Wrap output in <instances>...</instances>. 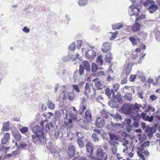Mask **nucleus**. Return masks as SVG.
Segmentation results:
<instances>
[{"mask_svg": "<svg viewBox=\"0 0 160 160\" xmlns=\"http://www.w3.org/2000/svg\"><path fill=\"white\" fill-rule=\"evenodd\" d=\"M34 134L32 135V141L37 145L43 144L46 142L47 138L42 128L38 125L33 126L32 130Z\"/></svg>", "mask_w": 160, "mask_h": 160, "instance_id": "nucleus-1", "label": "nucleus"}, {"mask_svg": "<svg viewBox=\"0 0 160 160\" xmlns=\"http://www.w3.org/2000/svg\"><path fill=\"white\" fill-rule=\"evenodd\" d=\"M138 56L137 54L135 56H132L126 61L124 66L123 70L127 76L130 73L133 65L135 64V63L132 62H131V60L133 59L135 60Z\"/></svg>", "mask_w": 160, "mask_h": 160, "instance_id": "nucleus-2", "label": "nucleus"}, {"mask_svg": "<svg viewBox=\"0 0 160 160\" xmlns=\"http://www.w3.org/2000/svg\"><path fill=\"white\" fill-rule=\"evenodd\" d=\"M76 116L72 113H70L68 116L67 114L65 115L64 118V123L66 127L67 128H70L73 126L72 120L76 119Z\"/></svg>", "mask_w": 160, "mask_h": 160, "instance_id": "nucleus-3", "label": "nucleus"}, {"mask_svg": "<svg viewBox=\"0 0 160 160\" xmlns=\"http://www.w3.org/2000/svg\"><path fill=\"white\" fill-rule=\"evenodd\" d=\"M96 156L97 157L96 160H106L107 154L103 152V150L101 148L97 149L96 152Z\"/></svg>", "mask_w": 160, "mask_h": 160, "instance_id": "nucleus-4", "label": "nucleus"}, {"mask_svg": "<svg viewBox=\"0 0 160 160\" xmlns=\"http://www.w3.org/2000/svg\"><path fill=\"white\" fill-rule=\"evenodd\" d=\"M121 109L125 114L129 115L132 111V105L129 104L125 103L121 107Z\"/></svg>", "mask_w": 160, "mask_h": 160, "instance_id": "nucleus-5", "label": "nucleus"}, {"mask_svg": "<svg viewBox=\"0 0 160 160\" xmlns=\"http://www.w3.org/2000/svg\"><path fill=\"white\" fill-rule=\"evenodd\" d=\"M75 151V148L73 145H70L67 147L66 152L67 155L70 158H72L74 155Z\"/></svg>", "mask_w": 160, "mask_h": 160, "instance_id": "nucleus-6", "label": "nucleus"}, {"mask_svg": "<svg viewBox=\"0 0 160 160\" xmlns=\"http://www.w3.org/2000/svg\"><path fill=\"white\" fill-rule=\"evenodd\" d=\"M105 120L101 117L97 118L96 122L95 125L96 127L98 128H102L104 125Z\"/></svg>", "mask_w": 160, "mask_h": 160, "instance_id": "nucleus-7", "label": "nucleus"}, {"mask_svg": "<svg viewBox=\"0 0 160 160\" xmlns=\"http://www.w3.org/2000/svg\"><path fill=\"white\" fill-rule=\"evenodd\" d=\"M111 49V46L109 42H105L103 44L101 48V51L103 52L106 53Z\"/></svg>", "mask_w": 160, "mask_h": 160, "instance_id": "nucleus-8", "label": "nucleus"}, {"mask_svg": "<svg viewBox=\"0 0 160 160\" xmlns=\"http://www.w3.org/2000/svg\"><path fill=\"white\" fill-rule=\"evenodd\" d=\"M96 54L93 50H90L85 52L86 57L90 59H93L96 56Z\"/></svg>", "mask_w": 160, "mask_h": 160, "instance_id": "nucleus-9", "label": "nucleus"}, {"mask_svg": "<svg viewBox=\"0 0 160 160\" xmlns=\"http://www.w3.org/2000/svg\"><path fill=\"white\" fill-rule=\"evenodd\" d=\"M85 119L87 122H89L92 120L91 112L90 109H88L85 112Z\"/></svg>", "mask_w": 160, "mask_h": 160, "instance_id": "nucleus-10", "label": "nucleus"}, {"mask_svg": "<svg viewBox=\"0 0 160 160\" xmlns=\"http://www.w3.org/2000/svg\"><path fill=\"white\" fill-rule=\"evenodd\" d=\"M86 147L87 151L90 153V157H91L93 151V148L92 143L90 142H88L86 145Z\"/></svg>", "mask_w": 160, "mask_h": 160, "instance_id": "nucleus-11", "label": "nucleus"}, {"mask_svg": "<svg viewBox=\"0 0 160 160\" xmlns=\"http://www.w3.org/2000/svg\"><path fill=\"white\" fill-rule=\"evenodd\" d=\"M112 93L113 94V98H114L116 99L117 102L120 103H122V96L121 93H118L115 95L114 90H112Z\"/></svg>", "mask_w": 160, "mask_h": 160, "instance_id": "nucleus-12", "label": "nucleus"}, {"mask_svg": "<svg viewBox=\"0 0 160 160\" xmlns=\"http://www.w3.org/2000/svg\"><path fill=\"white\" fill-rule=\"evenodd\" d=\"M90 89L89 84L86 82L84 87V94L86 97L87 99H89V96L90 94Z\"/></svg>", "mask_w": 160, "mask_h": 160, "instance_id": "nucleus-13", "label": "nucleus"}, {"mask_svg": "<svg viewBox=\"0 0 160 160\" xmlns=\"http://www.w3.org/2000/svg\"><path fill=\"white\" fill-rule=\"evenodd\" d=\"M141 25L138 22H135L132 27V30L134 32L139 31L141 28Z\"/></svg>", "mask_w": 160, "mask_h": 160, "instance_id": "nucleus-14", "label": "nucleus"}, {"mask_svg": "<svg viewBox=\"0 0 160 160\" xmlns=\"http://www.w3.org/2000/svg\"><path fill=\"white\" fill-rule=\"evenodd\" d=\"M145 132L148 136L152 137L154 132V131L152 128L148 127L145 130Z\"/></svg>", "mask_w": 160, "mask_h": 160, "instance_id": "nucleus-15", "label": "nucleus"}, {"mask_svg": "<svg viewBox=\"0 0 160 160\" xmlns=\"http://www.w3.org/2000/svg\"><path fill=\"white\" fill-rule=\"evenodd\" d=\"M10 137V134L9 132L6 133L3 136L2 139V144H5L8 141Z\"/></svg>", "mask_w": 160, "mask_h": 160, "instance_id": "nucleus-16", "label": "nucleus"}, {"mask_svg": "<svg viewBox=\"0 0 160 160\" xmlns=\"http://www.w3.org/2000/svg\"><path fill=\"white\" fill-rule=\"evenodd\" d=\"M133 126L135 128H138L139 126V122L140 120L139 116L137 115L133 118Z\"/></svg>", "mask_w": 160, "mask_h": 160, "instance_id": "nucleus-17", "label": "nucleus"}, {"mask_svg": "<svg viewBox=\"0 0 160 160\" xmlns=\"http://www.w3.org/2000/svg\"><path fill=\"white\" fill-rule=\"evenodd\" d=\"M88 122H87V120L84 121L82 119H80L78 121V124L82 128H85L86 127L87 123Z\"/></svg>", "mask_w": 160, "mask_h": 160, "instance_id": "nucleus-18", "label": "nucleus"}, {"mask_svg": "<svg viewBox=\"0 0 160 160\" xmlns=\"http://www.w3.org/2000/svg\"><path fill=\"white\" fill-rule=\"evenodd\" d=\"M12 135L15 140L17 141H19L21 139V134L18 131L13 132L12 133Z\"/></svg>", "mask_w": 160, "mask_h": 160, "instance_id": "nucleus-19", "label": "nucleus"}, {"mask_svg": "<svg viewBox=\"0 0 160 160\" xmlns=\"http://www.w3.org/2000/svg\"><path fill=\"white\" fill-rule=\"evenodd\" d=\"M112 59V58L111 52H109L107 53L105 56V61L108 63H110Z\"/></svg>", "mask_w": 160, "mask_h": 160, "instance_id": "nucleus-20", "label": "nucleus"}, {"mask_svg": "<svg viewBox=\"0 0 160 160\" xmlns=\"http://www.w3.org/2000/svg\"><path fill=\"white\" fill-rule=\"evenodd\" d=\"M144 150V149H141V148H138L137 153L139 157L142 160H145V158L142 152H141Z\"/></svg>", "mask_w": 160, "mask_h": 160, "instance_id": "nucleus-21", "label": "nucleus"}, {"mask_svg": "<svg viewBox=\"0 0 160 160\" xmlns=\"http://www.w3.org/2000/svg\"><path fill=\"white\" fill-rule=\"evenodd\" d=\"M132 109H133L137 112L138 111L140 110V108L142 107L141 104H138L135 103L134 105H131Z\"/></svg>", "mask_w": 160, "mask_h": 160, "instance_id": "nucleus-22", "label": "nucleus"}, {"mask_svg": "<svg viewBox=\"0 0 160 160\" xmlns=\"http://www.w3.org/2000/svg\"><path fill=\"white\" fill-rule=\"evenodd\" d=\"M87 108L86 104H82L80 106V108L79 110V114H82L85 111Z\"/></svg>", "mask_w": 160, "mask_h": 160, "instance_id": "nucleus-23", "label": "nucleus"}, {"mask_svg": "<svg viewBox=\"0 0 160 160\" xmlns=\"http://www.w3.org/2000/svg\"><path fill=\"white\" fill-rule=\"evenodd\" d=\"M123 27V25L122 23H117L112 25V27L113 29H118Z\"/></svg>", "mask_w": 160, "mask_h": 160, "instance_id": "nucleus-24", "label": "nucleus"}, {"mask_svg": "<svg viewBox=\"0 0 160 160\" xmlns=\"http://www.w3.org/2000/svg\"><path fill=\"white\" fill-rule=\"evenodd\" d=\"M102 58V55H101L98 57L97 59V62L98 65L101 66L103 64V61Z\"/></svg>", "mask_w": 160, "mask_h": 160, "instance_id": "nucleus-25", "label": "nucleus"}, {"mask_svg": "<svg viewBox=\"0 0 160 160\" xmlns=\"http://www.w3.org/2000/svg\"><path fill=\"white\" fill-rule=\"evenodd\" d=\"M83 67H84L85 69L87 71L89 70L90 65L89 62L86 61H83L82 62V65Z\"/></svg>", "mask_w": 160, "mask_h": 160, "instance_id": "nucleus-26", "label": "nucleus"}, {"mask_svg": "<svg viewBox=\"0 0 160 160\" xmlns=\"http://www.w3.org/2000/svg\"><path fill=\"white\" fill-rule=\"evenodd\" d=\"M88 0H78V3L80 7H84L86 6L88 3Z\"/></svg>", "mask_w": 160, "mask_h": 160, "instance_id": "nucleus-27", "label": "nucleus"}, {"mask_svg": "<svg viewBox=\"0 0 160 160\" xmlns=\"http://www.w3.org/2000/svg\"><path fill=\"white\" fill-rule=\"evenodd\" d=\"M9 129V123L5 122L3 123L2 130L7 131Z\"/></svg>", "mask_w": 160, "mask_h": 160, "instance_id": "nucleus-28", "label": "nucleus"}, {"mask_svg": "<svg viewBox=\"0 0 160 160\" xmlns=\"http://www.w3.org/2000/svg\"><path fill=\"white\" fill-rule=\"evenodd\" d=\"M111 124L114 130L118 129L121 125V124L119 123H114L111 122Z\"/></svg>", "mask_w": 160, "mask_h": 160, "instance_id": "nucleus-29", "label": "nucleus"}, {"mask_svg": "<svg viewBox=\"0 0 160 160\" xmlns=\"http://www.w3.org/2000/svg\"><path fill=\"white\" fill-rule=\"evenodd\" d=\"M112 90H114V89H112ZM105 92L106 94L109 98H110L111 97L112 91H111L110 88H107L105 90Z\"/></svg>", "mask_w": 160, "mask_h": 160, "instance_id": "nucleus-30", "label": "nucleus"}, {"mask_svg": "<svg viewBox=\"0 0 160 160\" xmlns=\"http://www.w3.org/2000/svg\"><path fill=\"white\" fill-rule=\"evenodd\" d=\"M79 72V73L81 76L84 73V68L82 65H79V68L78 70H77Z\"/></svg>", "mask_w": 160, "mask_h": 160, "instance_id": "nucleus-31", "label": "nucleus"}, {"mask_svg": "<svg viewBox=\"0 0 160 160\" xmlns=\"http://www.w3.org/2000/svg\"><path fill=\"white\" fill-rule=\"evenodd\" d=\"M137 18L135 19V22H138V21L140 19H143L145 18L146 15L144 14H142L140 15L137 16Z\"/></svg>", "mask_w": 160, "mask_h": 160, "instance_id": "nucleus-32", "label": "nucleus"}, {"mask_svg": "<svg viewBox=\"0 0 160 160\" xmlns=\"http://www.w3.org/2000/svg\"><path fill=\"white\" fill-rule=\"evenodd\" d=\"M129 39L133 45H136L137 44V40L133 36L129 37Z\"/></svg>", "mask_w": 160, "mask_h": 160, "instance_id": "nucleus-33", "label": "nucleus"}, {"mask_svg": "<svg viewBox=\"0 0 160 160\" xmlns=\"http://www.w3.org/2000/svg\"><path fill=\"white\" fill-rule=\"evenodd\" d=\"M48 108L54 110L55 109V105L51 101H49L48 103Z\"/></svg>", "mask_w": 160, "mask_h": 160, "instance_id": "nucleus-34", "label": "nucleus"}, {"mask_svg": "<svg viewBox=\"0 0 160 160\" xmlns=\"http://www.w3.org/2000/svg\"><path fill=\"white\" fill-rule=\"evenodd\" d=\"M101 113L102 116L105 118L107 119L108 118V116L107 113L106 112L105 110L103 109L101 112Z\"/></svg>", "mask_w": 160, "mask_h": 160, "instance_id": "nucleus-35", "label": "nucleus"}, {"mask_svg": "<svg viewBox=\"0 0 160 160\" xmlns=\"http://www.w3.org/2000/svg\"><path fill=\"white\" fill-rule=\"evenodd\" d=\"M95 86L98 90L102 89V85L100 81H98L97 82H95Z\"/></svg>", "mask_w": 160, "mask_h": 160, "instance_id": "nucleus-36", "label": "nucleus"}, {"mask_svg": "<svg viewBox=\"0 0 160 160\" xmlns=\"http://www.w3.org/2000/svg\"><path fill=\"white\" fill-rule=\"evenodd\" d=\"M151 5L149 7V9H154L157 10L158 9V6L155 4V2H154L153 3H151Z\"/></svg>", "mask_w": 160, "mask_h": 160, "instance_id": "nucleus-37", "label": "nucleus"}, {"mask_svg": "<svg viewBox=\"0 0 160 160\" xmlns=\"http://www.w3.org/2000/svg\"><path fill=\"white\" fill-rule=\"evenodd\" d=\"M112 116L113 118H115L117 120L118 119L119 120H122V117L121 115L118 113H117L116 114H114L113 115L112 114Z\"/></svg>", "mask_w": 160, "mask_h": 160, "instance_id": "nucleus-38", "label": "nucleus"}, {"mask_svg": "<svg viewBox=\"0 0 160 160\" xmlns=\"http://www.w3.org/2000/svg\"><path fill=\"white\" fill-rule=\"evenodd\" d=\"M76 48V44L74 42L72 43L68 47L69 49L71 51L74 50Z\"/></svg>", "mask_w": 160, "mask_h": 160, "instance_id": "nucleus-39", "label": "nucleus"}, {"mask_svg": "<svg viewBox=\"0 0 160 160\" xmlns=\"http://www.w3.org/2000/svg\"><path fill=\"white\" fill-rule=\"evenodd\" d=\"M110 140H113L114 141L118 140V138L117 136L113 134H110Z\"/></svg>", "mask_w": 160, "mask_h": 160, "instance_id": "nucleus-40", "label": "nucleus"}, {"mask_svg": "<svg viewBox=\"0 0 160 160\" xmlns=\"http://www.w3.org/2000/svg\"><path fill=\"white\" fill-rule=\"evenodd\" d=\"M137 75L136 74H131L129 77V80L130 82H134L137 77Z\"/></svg>", "mask_w": 160, "mask_h": 160, "instance_id": "nucleus-41", "label": "nucleus"}, {"mask_svg": "<svg viewBox=\"0 0 160 160\" xmlns=\"http://www.w3.org/2000/svg\"><path fill=\"white\" fill-rule=\"evenodd\" d=\"M125 98L129 101H131L132 99V94L129 93H127L125 95Z\"/></svg>", "mask_w": 160, "mask_h": 160, "instance_id": "nucleus-42", "label": "nucleus"}, {"mask_svg": "<svg viewBox=\"0 0 160 160\" xmlns=\"http://www.w3.org/2000/svg\"><path fill=\"white\" fill-rule=\"evenodd\" d=\"M28 130V127H23L20 129L19 131L22 133H24L27 132Z\"/></svg>", "mask_w": 160, "mask_h": 160, "instance_id": "nucleus-43", "label": "nucleus"}, {"mask_svg": "<svg viewBox=\"0 0 160 160\" xmlns=\"http://www.w3.org/2000/svg\"><path fill=\"white\" fill-rule=\"evenodd\" d=\"M154 117V116H149V115H148L147 116L146 118L144 121L151 122L153 121Z\"/></svg>", "mask_w": 160, "mask_h": 160, "instance_id": "nucleus-44", "label": "nucleus"}, {"mask_svg": "<svg viewBox=\"0 0 160 160\" xmlns=\"http://www.w3.org/2000/svg\"><path fill=\"white\" fill-rule=\"evenodd\" d=\"M149 145V142L148 141H147L142 144L141 145V147H140L139 148H141V149H143V148L147 146H148Z\"/></svg>", "mask_w": 160, "mask_h": 160, "instance_id": "nucleus-45", "label": "nucleus"}, {"mask_svg": "<svg viewBox=\"0 0 160 160\" xmlns=\"http://www.w3.org/2000/svg\"><path fill=\"white\" fill-rule=\"evenodd\" d=\"M77 142L78 145L81 148H82L84 147V144L82 140H81L80 139H77Z\"/></svg>", "mask_w": 160, "mask_h": 160, "instance_id": "nucleus-46", "label": "nucleus"}, {"mask_svg": "<svg viewBox=\"0 0 160 160\" xmlns=\"http://www.w3.org/2000/svg\"><path fill=\"white\" fill-rule=\"evenodd\" d=\"M139 11H137V12L135 13L134 12V11H130L129 12V14L130 16L135 15L137 16L139 15Z\"/></svg>", "mask_w": 160, "mask_h": 160, "instance_id": "nucleus-47", "label": "nucleus"}, {"mask_svg": "<svg viewBox=\"0 0 160 160\" xmlns=\"http://www.w3.org/2000/svg\"><path fill=\"white\" fill-rule=\"evenodd\" d=\"M68 99L71 101L73 100L75 98L73 93V92H69L68 93Z\"/></svg>", "mask_w": 160, "mask_h": 160, "instance_id": "nucleus-48", "label": "nucleus"}, {"mask_svg": "<svg viewBox=\"0 0 160 160\" xmlns=\"http://www.w3.org/2000/svg\"><path fill=\"white\" fill-rule=\"evenodd\" d=\"M72 87L73 89H74L77 92H80V90L79 88L78 85L73 84L72 85Z\"/></svg>", "mask_w": 160, "mask_h": 160, "instance_id": "nucleus-49", "label": "nucleus"}, {"mask_svg": "<svg viewBox=\"0 0 160 160\" xmlns=\"http://www.w3.org/2000/svg\"><path fill=\"white\" fill-rule=\"evenodd\" d=\"M150 110H151L152 112H153L155 111V109L154 107L149 105L147 109L145 110V112H148Z\"/></svg>", "mask_w": 160, "mask_h": 160, "instance_id": "nucleus-50", "label": "nucleus"}, {"mask_svg": "<svg viewBox=\"0 0 160 160\" xmlns=\"http://www.w3.org/2000/svg\"><path fill=\"white\" fill-rule=\"evenodd\" d=\"M153 2L154 1H153L151 0H147L146 2H145L144 3L143 5L145 7H146L151 4V3Z\"/></svg>", "mask_w": 160, "mask_h": 160, "instance_id": "nucleus-51", "label": "nucleus"}, {"mask_svg": "<svg viewBox=\"0 0 160 160\" xmlns=\"http://www.w3.org/2000/svg\"><path fill=\"white\" fill-rule=\"evenodd\" d=\"M98 69L97 65L94 63H92V70L93 72H96Z\"/></svg>", "mask_w": 160, "mask_h": 160, "instance_id": "nucleus-52", "label": "nucleus"}, {"mask_svg": "<svg viewBox=\"0 0 160 160\" xmlns=\"http://www.w3.org/2000/svg\"><path fill=\"white\" fill-rule=\"evenodd\" d=\"M77 48L78 49H80L81 48V47L83 43L82 41L81 40H78L77 41Z\"/></svg>", "mask_w": 160, "mask_h": 160, "instance_id": "nucleus-53", "label": "nucleus"}, {"mask_svg": "<svg viewBox=\"0 0 160 160\" xmlns=\"http://www.w3.org/2000/svg\"><path fill=\"white\" fill-rule=\"evenodd\" d=\"M118 140L114 141L113 140H109V142L111 145H112L115 146L116 145L118 144Z\"/></svg>", "mask_w": 160, "mask_h": 160, "instance_id": "nucleus-54", "label": "nucleus"}, {"mask_svg": "<svg viewBox=\"0 0 160 160\" xmlns=\"http://www.w3.org/2000/svg\"><path fill=\"white\" fill-rule=\"evenodd\" d=\"M92 137L93 139L94 142H98L99 141V139L97 137V135L95 133L92 134Z\"/></svg>", "mask_w": 160, "mask_h": 160, "instance_id": "nucleus-55", "label": "nucleus"}, {"mask_svg": "<svg viewBox=\"0 0 160 160\" xmlns=\"http://www.w3.org/2000/svg\"><path fill=\"white\" fill-rule=\"evenodd\" d=\"M78 71L76 70L74 72L73 75V78L74 79V81H76L78 78Z\"/></svg>", "mask_w": 160, "mask_h": 160, "instance_id": "nucleus-56", "label": "nucleus"}, {"mask_svg": "<svg viewBox=\"0 0 160 160\" xmlns=\"http://www.w3.org/2000/svg\"><path fill=\"white\" fill-rule=\"evenodd\" d=\"M77 139H82L83 138V135L82 133L77 132Z\"/></svg>", "mask_w": 160, "mask_h": 160, "instance_id": "nucleus-57", "label": "nucleus"}, {"mask_svg": "<svg viewBox=\"0 0 160 160\" xmlns=\"http://www.w3.org/2000/svg\"><path fill=\"white\" fill-rule=\"evenodd\" d=\"M120 87V85L118 83L114 84L113 85V88L115 91L117 92L118 90Z\"/></svg>", "mask_w": 160, "mask_h": 160, "instance_id": "nucleus-58", "label": "nucleus"}, {"mask_svg": "<svg viewBox=\"0 0 160 160\" xmlns=\"http://www.w3.org/2000/svg\"><path fill=\"white\" fill-rule=\"evenodd\" d=\"M50 124L51 125L52 124V123L51 122H47L46 123V124H45V126L44 128L46 131H48L49 129L50 128Z\"/></svg>", "mask_w": 160, "mask_h": 160, "instance_id": "nucleus-59", "label": "nucleus"}, {"mask_svg": "<svg viewBox=\"0 0 160 160\" xmlns=\"http://www.w3.org/2000/svg\"><path fill=\"white\" fill-rule=\"evenodd\" d=\"M118 34V32H116L113 33L111 37L110 38V40H114Z\"/></svg>", "mask_w": 160, "mask_h": 160, "instance_id": "nucleus-60", "label": "nucleus"}, {"mask_svg": "<svg viewBox=\"0 0 160 160\" xmlns=\"http://www.w3.org/2000/svg\"><path fill=\"white\" fill-rule=\"evenodd\" d=\"M72 160H81V157L79 153H76Z\"/></svg>", "mask_w": 160, "mask_h": 160, "instance_id": "nucleus-61", "label": "nucleus"}, {"mask_svg": "<svg viewBox=\"0 0 160 160\" xmlns=\"http://www.w3.org/2000/svg\"><path fill=\"white\" fill-rule=\"evenodd\" d=\"M95 74L97 77H100L102 75H104L105 74L103 71H99L97 72Z\"/></svg>", "mask_w": 160, "mask_h": 160, "instance_id": "nucleus-62", "label": "nucleus"}, {"mask_svg": "<svg viewBox=\"0 0 160 160\" xmlns=\"http://www.w3.org/2000/svg\"><path fill=\"white\" fill-rule=\"evenodd\" d=\"M127 78L128 77H126L123 78L122 80L121 84H125L127 82Z\"/></svg>", "mask_w": 160, "mask_h": 160, "instance_id": "nucleus-63", "label": "nucleus"}, {"mask_svg": "<svg viewBox=\"0 0 160 160\" xmlns=\"http://www.w3.org/2000/svg\"><path fill=\"white\" fill-rule=\"evenodd\" d=\"M157 98L154 95H152L150 96V98L152 100V101H155Z\"/></svg>", "mask_w": 160, "mask_h": 160, "instance_id": "nucleus-64", "label": "nucleus"}]
</instances>
